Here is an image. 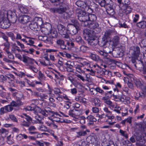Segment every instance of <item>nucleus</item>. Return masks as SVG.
I'll list each match as a JSON object with an SVG mask.
<instances>
[{"label":"nucleus","instance_id":"obj_1","mask_svg":"<svg viewBox=\"0 0 146 146\" xmlns=\"http://www.w3.org/2000/svg\"><path fill=\"white\" fill-rule=\"evenodd\" d=\"M10 25L8 19L6 17L0 16V27L1 28L5 29L8 28Z\"/></svg>","mask_w":146,"mask_h":146},{"label":"nucleus","instance_id":"obj_2","mask_svg":"<svg viewBox=\"0 0 146 146\" xmlns=\"http://www.w3.org/2000/svg\"><path fill=\"white\" fill-rule=\"evenodd\" d=\"M74 26L72 25H68L67 26V30L69 33L72 35L76 34L80 29V25Z\"/></svg>","mask_w":146,"mask_h":146},{"label":"nucleus","instance_id":"obj_3","mask_svg":"<svg viewBox=\"0 0 146 146\" xmlns=\"http://www.w3.org/2000/svg\"><path fill=\"white\" fill-rule=\"evenodd\" d=\"M78 20L80 21H88V13L84 11H79L78 13Z\"/></svg>","mask_w":146,"mask_h":146},{"label":"nucleus","instance_id":"obj_4","mask_svg":"<svg viewBox=\"0 0 146 146\" xmlns=\"http://www.w3.org/2000/svg\"><path fill=\"white\" fill-rule=\"evenodd\" d=\"M132 56V58H137L140 53V48L138 46H134L131 48L129 51Z\"/></svg>","mask_w":146,"mask_h":146},{"label":"nucleus","instance_id":"obj_5","mask_svg":"<svg viewBox=\"0 0 146 146\" xmlns=\"http://www.w3.org/2000/svg\"><path fill=\"white\" fill-rule=\"evenodd\" d=\"M117 33L116 31L112 29H108L105 31L103 37L108 40H111L112 36L115 35Z\"/></svg>","mask_w":146,"mask_h":146},{"label":"nucleus","instance_id":"obj_6","mask_svg":"<svg viewBox=\"0 0 146 146\" xmlns=\"http://www.w3.org/2000/svg\"><path fill=\"white\" fill-rule=\"evenodd\" d=\"M100 5L102 7H105L106 8L113 7V3L111 0H102Z\"/></svg>","mask_w":146,"mask_h":146},{"label":"nucleus","instance_id":"obj_7","mask_svg":"<svg viewBox=\"0 0 146 146\" xmlns=\"http://www.w3.org/2000/svg\"><path fill=\"white\" fill-rule=\"evenodd\" d=\"M69 10L68 6L66 4H63L59 8H57V13L59 14H63L62 17L64 16L65 13Z\"/></svg>","mask_w":146,"mask_h":146},{"label":"nucleus","instance_id":"obj_8","mask_svg":"<svg viewBox=\"0 0 146 146\" xmlns=\"http://www.w3.org/2000/svg\"><path fill=\"white\" fill-rule=\"evenodd\" d=\"M5 14L7 17L8 18L9 21H10L12 23H16L17 20V16L15 13H12L11 14H9L6 12Z\"/></svg>","mask_w":146,"mask_h":146},{"label":"nucleus","instance_id":"obj_9","mask_svg":"<svg viewBox=\"0 0 146 146\" xmlns=\"http://www.w3.org/2000/svg\"><path fill=\"white\" fill-rule=\"evenodd\" d=\"M56 43L57 45L60 46V48L62 50H66L68 49V47L64 44V41L61 39L57 40Z\"/></svg>","mask_w":146,"mask_h":146},{"label":"nucleus","instance_id":"obj_10","mask_svg":"<svg viewBox=\"0 0 146 146\" xmlns=\"http://www.w3.org/2000/svg\"><path fill=\"white\" fill-rule=\"evenodd\" d=\"M31 19L29 16L27 15H23L19 18V21L22 23L25 24L29 22Z\"/></svg>","mask_w":146,"mask_h":146},{"label":"nucleus","instance_id":"obj_11","mask_svg":"<svg viewBox=\"0 0 146 146\" xmlns=\"http://www.w3.org/2000/svg\"><path fill=\"white\" fill-rule=\"evenodd\" d=\"M119 37L117 35L114 36L111 40H110V42L111 43V45L114 46H117L119 43Z\"/></svg>","mask_w":146,"mask_h":146},{"label":"nucleus","instance_id":"obj_12","mask_svg":"<svg viewBox=\"0 0 146 146\" xmlns=\"http://www.w3.org/2000/svg\"><path fill=\"white\" fill-rule=\"evenodd\" d=\"M57 27L59 33L61 35L66 33L68 31L65 27L61 24L58 25Z\"/></svg>","mask_w":146,"mask_h":146},{"label":"nucleus","instance_id":"obj_13","mask_svg":"<svg viewBox=\"0 0 146 146\" xmlns=\"http://www.w3.org/2000/svg\"><path fill=\"white\" fill-rule=\"evenodd\" d=\"M40 113L42 114L45 116H47L48 115H49L52 117H53L54 116V114H55L53 111L50 110H41Z\"/></svg>","mask_w":146,"mask_h":146},{"label":"nucleus","instance_id":"obj_14","mask_svg":"<svg viewBox=\"0 0 146 146\" xmlns=\"http://www.w3.org/2000/svg\"><path fill=\"white\" fill-rule=\"evenodd\" d=\"M90 131L89 130L86 129L85 131L80 130L78 132H76L77 134L76 137L80 138L81 136H85L87 135V133H89Z\"/></svg>","mask_w":146,"mask_h":146},{"label":"nucleus","instance_id":"obj_15","mask_svg":"<svg viewBox=\"0 0 146 146\" xmlns=\"http://www.w3.org/2000/svg\"><path fill=\"white\" fill-rule=\"evenodd\" d=\"M87 0L86 2L80 0L77 1L76 3V5L78 7H80L84 9L86 8V6H87Z\"/></svg>","mask_w":146,"mask_h":146},{"label":"nucleus","instance_id":"obj_16","mask_svg":"<svg viewBox=\"0 0 146 146\" xmlns=\"http://www.w3.org/2000/svg\"><path fill=\"white\" fill-rule=\"evenodd\" d=\"M91 3V2L89 0H87V6L86 7V8L84 9L85 10L88 12V14L89 13H93V9L90 6V4Z\"/></svg>","mask_w":146,"mask_h":146},{"label":"nucleus","instance_id":"obj_17","mask_svg":"<svg viewBox=\"0 0 146 146\" xmlns=\"http://www.w3.org/2000/svg\"><path fill=\"white\" fill-rule=\"evenodd\" d=\"M29 27L32 30L34 31H38V29L39 27L34 20L31 22L29 24Z\"/></svg>","mask_w":146,"mask_h":146},{"label":"nucleus","instance_id":"obj_18","mask_svg":"<svg viewBox=\"0 0 146 146\" xmlns=\"http://www.w3.org/2000/svg\"><path fill=\"white\" fill-rule=\"evenodd\" d=\"M99 45L101 47L105 45L108 42V40L102 36V40L100 41L96 40Z\"/></svg>","mask_w":146,"mask_h":146},{"label":"nucleus","instance_id":"obj_19","mask_svg":"<svg viewBox=\"0 0 146 146\" xmlns=\"http://www.w3.org/2000/svg\"><path fill=\"white\" fill-rule=\"evenodd\" d=\"M34 20L36 23L37 25L38 26V27L41 28V26L43 24V21L42 19L39 17H36L35 18Z\"/></svg>","mask_w":146,"mask_h":146},{"label":"nucleus","instance_id":"obj_20","mask_svg":"<svg viewBox=\"0 0 146 146\" xmlns=\"http://www.w3.org/2000/svg\"><path fill=\"white\" fill-rule=\"evenodd\" d=\"M51 26L50 25L48 28H42L41 29V32L45 35H49L50 34V31Z\"/></svg>","mask_w":146,"mask_h":146},{"label":"nucleus","instance_id":"obj_21","mask_svg":"<svg viewBox=\"0 0 146 146\" xmlns=\"http://www.w3.org/2000/svg\"><path fill=\"white\" fill-rule=\"evenodd\" d=\"M99 26V24L97 22L93 21L89 24V28L90 29H94L97 28Z\"/></svg>","mask_w":146,"mask_h":146},{"label":"nucleus","instance_id":"obj_22","mask_svg":"<svg viewBox=\"0 0 146 146\" xmlns=\"http://www.w3.org/2000/svg\"><path fill=\"white\" fill-rule=\"evenodd\" d=\"M65 13L64 16L63 18L64 19H67L68 18L72 17L73 12L72 11H68Z\"/></svg>","mask_w":146,"mask_h":146},{"label":"nucleus","instance_id":"obj_23","mask_svg":"<svg viewBox=\"0 0 146 146\" xmlns=\"http://www.w3.org/2000/svg\"><path fill=\"white\" fill-rule=\"evenodd\" d=\"M38 39L44 42L47 41L48 42L49 40L52 44L53 43V42L52 41H50V38H48L46 36H38Z\"/></svg>","mask_w":146,"mask_h":146},{"label":"nucleus","instance_id":"obj_24","mask_svg":"<svg viewBox=\"0 0 146 146\" xmlns=\"http://www.w3.org/2000/svg\"><path fill=\"white\" fill-rule=\"evenodd\" d=\"M125 7L126 8V9L121 8L122 10L123 11V12L125 13L126 14H128L131 13L132 10L131 7L128 6V5Z\"/></svg>","mask_w":146,"mask_h":146},{"label":"nucleus","instance_id":"obj_25","mask_svg":"<svg viewBox=\"0 0 146 146\" xmlns=\"http://www.w3.org/2000/svg\"><path fill=\"white\" fill-rule=\"evenodd\" d=\"M69 62H68L65 64V65L66 66L67 70L68 72H73V66L70 64H69Z\"/></svg>","mask_w":146,"mask_h":146},{"label":"nucleus","instance_id":"obj_26","mask_svg":"<svg viewBox=\"0 0 146 146\" xmlns=\"http://www.w3.org/2000/svg\"><path fill=\"white\" fill-rule=\"evenodd\" d=\"M97 17L94 14H88V21H95L97 19Z\"/></svg>","mask_w":146,"mask_h":146},{"label":"nucleus","instance_id":"obj_27","mask_svg":"<svg viewBox=\"0 0 146 146\" xmlns=\"http://www.w3.org/2000/svg\"><path fill=\"white\" fill-rule=\"evenodd\" d=\"M52 38H55L58 36V33L56 30L54 29H50V34Z\"/></svg>","mask_w":146,"mask_h":146},{"label":"nucleus","instance_id":"obj_28","mask_svg":"<svg viewBox=\"0 0 146 146\" xmlns=\"http://www.w3.org/2000/svg\"><path fill=\"white\" fill-rule=\"evenodd\" d=\"M117 1L119 4H122L125 6L128 5L130 3L129 0H117Z\"/></svg>","mask_w":146,"mask_h":146},{"label":"nucleus","instance_id":"obj_29","mask_svg":"<svg viewBox=\"0 0 146 146\" xmlns=\"http://www.w3.org/2000/svg\"><path fill=\"white\" fill-rule=\"evenodd\" d=\"M75 111H78V110L74 109L70 110L69 112V115L72 117H75L76 116L79 115H80V114L75 113Z\"/></svg>","mask_w":146,"mask_h":146},{"label":"nucleus","instance_id":"obj_30","mask_svg":"<svg viewBox=\"0 0 146 146\" xmlns=\"http://www.w3.org/2000/svg\"><path fill=\"white\" fill-rule=\"evenodd\" d=\"M137 26L139 28H146V21H142L137 23Z\"/></svg>","mask_w":146,"mask_h":146},{"label":"nucleus","instance_id":"obj_31","mask_svg":"<svg viewBox=\"0 0 146 146\" xmlns=\"http://www.w3.org/2000/svg\"><path fill=\"white\" fill-rule=\"evenodd\" d=\"M89 57L95 61H98L99 60V57L97 55L91 53L89 55Z\"/></svg>","mask_w":146,"mask_h":146},{"label":"nucleus","instance_id":"obj_32","mask_svg":"<svg viewBox=\"0 0 146 146\" xmlns=\"http://www.w3.org/2000/svg\"><path fill=\"white\" fill-rule=\"evenodd\" d=\"M135 97L137 100H138L139 97L143 98L145 97L143 93L142 92L140 93L138 91L135 92Z\"/></svg>","mask_w":146,"mask_h":146},{"label":"nucleus","instance_id":"obj_33","mask_svg":"<svg viewBox=\"0 0 146 146\" xmlns=\"http://www.w3.org/2000/svg\"><path fill=\"white\" fill-rule=\"evenodd\" d=\"M52 3H54V5L57 6L63 2L64 0H50Z\"/></svg>","mask_w":146,"mask_h":146},{"label":"nucleus","instance_id":"obj_34","mask_svg":"<svg viewBox=\"0 0 146 146\" xmlns=\"http://www.w3.org/2000/svg\"><path fill=\"white\" fill-rule=\"evenodd\" d=\"M107 12L108 14L110 15H113L115 13L113 7L107 8Z\"/></svg>","mask_w":146,"mask_h":146},{"label":"nucleus","instance_id":"obj_35","mask_svg":"<svg viewBox=\"0 0 146 146\" xmlns=\"http://www.w3.org/2000/svg\"><path fill=\"white\" fill-rule=\"evenodd\" d=\"M22 35L29 39L28 40H27L28 41V43L29 44H27L33 46L35 48H36V47L35 45H33V44L34 43V42L33 40H32L29 37L26 36L24 35Z\"/></svg>","mask_w":146,"mask_h":146},{"label":"nucleus","instance_id":"obj_36","mask_svg":"<svg viewBox=\"0 0 146 146\" xmlns=\"http://www.w3.org/2000/svg\"><path fill=\"white\" fill-rule=\"evenodd\" d=\"M89 49V48L88 47L84 45H82L80 47V50L83 53L86 52Z\"/></svg>","mask_w":146,"mask_h":146},{"label":"nucleus","instance_id":"obj_37","mask_svg":"<svg viewBox=\"0 0 146 146\" xmlns=\"http://www.w3.org/2000/svg\"><path fill=\"white\" fill-rule=\"evenodd\" d=\"M75 39L76 41L79 44H82L84 42L82 37L79 35L77 36Z\"/></svg>","mask_w":146,"mask_h":146},{"label":"nucleus","instance_id":"obj_38","mask_svg":"<svg viewBox=\"0 0 146 146\" xmlns=\"http://www.w3.org/2000/svg\"><path fill=\"white\" fill-rule=\"evenodd\" d=\"M35 118L37 120L36 121V123L43 124V122L42 121V120L43 119V117H40L39 115H37L35 116Z\"/></svg>","mask_w":146,"mask_h":146},{"label":"nucleus","instance_id":"obj_39","mask_svg":"<svg viewBox=\"0 0 146 146\" xmlns=\"http://www.w3.org/2000/svg\"><path fill=\"white\" fill-rule=\"evenodd\" d=\"M62 37L64 39V40L68 41H69L71 40V39L67 32L66 33L63 34L62 35Z\"/></svg>","mask_w":146,"mask_h":146},{"label":"nucleus","instance_id":"obj_40","mask_svg":"<svg viewBox=\"0 0 146 146\" xmlns=\"http://www.w3.org/2000/svg\"><path fill=\"white\" fill-rule=\"evenodd\" d=\"M5 110L7 112H10L13 110V108L12 107L10 104L8 105L4 106Z\"/></svg>","mask_w":146,"mask_h":146},{"label":"nucleus","instance_id":"obj_41","mask_svg":"<svg viewBox=\"0 0 146 146\" xmlns=\"http://www.w3.org/2000/svg\"><path fill=\"white\" fill-rule=\"evenodd\" d=\"M97 52L98 53L100 54L101 56H106L108 55V52H105V50L104 51L100 50H98Z\"/></svg>","mask_w":146,"mask_h":146},{"label":"nucleus","instance_id":"obj_42","mask_svg":"<svg viewBox=\"0 0 146 146\" xmlns=\"http://www.w3.org/2000/svg\"><path fill=\"white\" fill-rule=\"evenodd\" d=\"M70 21L73 24H70L69 25H72L74 26H76L77 27H78V25H80L78 22L77 21L74 19H70Z\"/></svg>","mask_w":146,"mask_h":146},{"label":"nucleus","instance_id":"obj_43","mask_svg":"<svg viewBox=\"0 0 146 146\" xmlns=\"http://www.w3.org/2000/svg\"><path fill=\"white\" fill-rule=\"evenodd\" d=\"M84 98L80 96H77L75 98V100L76 101H80V102H82L83 103L86 102V101H84Z\"/></svg>","mask_w":146,"mask_h":146},{"label":"nucleus","instance_id":"obj_44","mask_svg":"<svg viewBox=\"0 0 146 146\" xmlns=\"http://www.w3.org/2000/svg\"><path fill=\"white\" fill-rule=\"evenodd\" d=\"M134 136L137 141H139L141 139V136L139 133H136L134 134Z\"/></svg>","mask_w":146,"mask_h":146},{"label":"nucleus","instance_id":"obj_45","mask_svg":"<svg viewBox=\"0 0 146 146\" xmlns=\"http://www.w3.org/2000/svg\"><path fill=\"white\" fill-rule=\"evenodd\" d=\"M87 118L91 122H95L97 120L96 119L94 118V116L92 115H90L88 116L87 117Z\"/></svg>","mask_w":146,"mask_h":146},{"label":"nucleus","instance_id":"obj_46","mask_svg":"<svg viewBox=\"0 0 146 146\" xmlns=\"http://www.w3.org/2000/svg\"><path fill=\"white\" fill-rule=\"evenodd\" d=\"M17 84H19L21 87H23L25 86V83L23 81H20L17 80L16 81Z\"/></svg>","mask_w":146,"mask_h":146},{"label":"nucleus","instance_id":"obj_47","mask_svg":"<svg viewBox=\"0 0 146 146\" xmlns=\"http://www.w3.org/2000/svg\"><path fill=\"white\" fill-rule=\"evenodd\" d=\"M60 54L63 56H66L68 58H71V56L69 54L67 53L66 52H60Z\"/></svg>","mask_w":146,"mask_h":146},{"label":"nucleus","instance_id":"obj_48","mask_svg":"<svg viewBox=\"0 0 146 146\" xmlns=\"http://www.w3.org/2000/svg\"><path fill=\"white\" fill-rule=\"evenodd\" d=\"M19 10L22 13H26L28 12V9L24 7H20Z\"/></svg>","mask_w":146,"mask_h":146},{"label":"nucleus","instance_id":"obj_49","mask_svg":"<svg viewBox=\"0 0 146 146\" xmlns=\"http://www.w3.org/2000/svg\"><path fill=\"white\" fill-rule=\"evenodd\" d=\"M105 103L108 105L110 106L113 108L115 107L114 105L110 100H106L105 102Z\"/></svg>","mask_w":146,"mask_h":146},{"label":"nucleus","instance_id":"obj_50","mask_svg":"<svg viewBox=\"0 0 146 146\" xmlns=\"http://www.w3.org/2000/svg\"><path fill=\"white\" fill-rule=\"evenodd\" d=\"M38 129L40 131H47V128L43 125H42L39 126Z\"/></svg>","mask_w":146,"mask_h":146},{"label":"nucleus","instance_id":"obj_51","mask_svg":"<svg viewBox=\"0 0 146 146\" xmlns=\"http://www.w3.org/2000/svg\"><path fill=\"white\" fill-rule=\"evenodd\" d=\"M135 85L138 88H140L142 85V84L139 80H137L135 81Z\"/></svg>","mask_w":146,"mask_h":146},{"label":"nucleus","instance_id":"obj_52","mask_svg":"<svg viewBox=\"0 0 146 146\" xmlns=\"http://www.w3.org/2000/svg\"><path fill=\"white\" fill-rule=\"evenodd\" d=\"M10 118L13 121L18 122L17 119L13 115H9Z\"/></svg>","mask_w":146,"mask_h":146},{"label":"nucleus","instance_id":"obj_53","mask_svg":"<svg viewBox=\"0 0 146 146\" xmlns=\"http://www.w3.org/2000/svg\"><path fill=\"white\" fill-rule=\"evenodd\" d=\"M38 75L40 78L42 80H45L46 78L44 75L42 74L40 71L38 72Z\"/></svg>","mask_w":146,"mask_h":146},{"label":"nucleus","instance_id":"obj_54","mask_svg":"<svg viewBox=\"0 0 146 146\" xmlns=\"http://www.w3.org/2000/svg\"><path fill=\"white\" fill-rule=\"evenodd\" d=\"M30 58L28 56H23V59L22 60L23 61L26 63H27L28 62V61H29V60Z\"/></svg>","mask_w":146,"mask_h":146},{"label":"nucleus","instance_id":"obj_55","mask_svg":"<svg viewBox=\"0 0 146 146\" xmlns=\"http://www.w3.org/2000/svg\"><path fill=\"white\" fill-rule=\"evenodd\" d=\"M76 68L77 71L78 72H82V73H84V71L81 70V67L79 65H77L76 67Z\"/></svg>","mask_w":146,"mask_h":146},{"label":"nucleus","instance_id":"obj_56","mask_svg":"<svg viewBox=\"0 0 146 146\" xmlns=\"http://www.w3.org/2000/svg\"><path fill=\"white\" fill-rule=\"evenodd\" d=\"M7 35L9 36L12 39L14 40H15V36L14 35L13 33L11 32L8 33H7Z\"/></svg>","mask_w":146,"mask_h":146},{"label":"nucleus","instance_id":"obj_57","mask_svg":"<svg viewBox=\"0 0 146 146\" xmlns=\"http://www.w3.org/2000/svg\"><path fill=\"white\" fill-rule=\"evenodd\" d=\"M88 21H82V25L83 27H89V24L88 22Z\"/></svg>","mask_w":146,"mask_h":146},{"label":"nucleus","instance_id":"obj_58","mask_svg":"<svg viewBox=\"0 0 146 146\" xmlns=\"http://www.w3.org/2000/svg\"><path fill=\"white\" fill-rule=\"evenodd\" d=\"M22 126H25L26 127H29L30 125V123L28 122H25L20 124Z\"/></svg>","mask_w":146,"mask_h":146},{"label":"nucleus","instance_id":"obj_59","mask_svg":"<svg viewBox=\"0 0 146 146\" xmlns=\"http://www.w3.org/2000/svg\"><path fill=\"white\" fill-rule=\"evenodd\" d=\"M29 68L33 70L34 72L36 73L38 72V70L37 69L34 67L33 66H30Z\"/></svg>","mask_w":146,"mask_h":146},{"label":"nucleus","instance_id":"obj_60","mask_svg":"<svg viewBox=\"0 0 146 146\" xmlns=\"http://www.w3.org/2000/svg\"><path fill=\"white\" fill-rule=\"evenodd\" d=\"M84 33L86 34V35H89L90 36V34L91 33V31L89 30V29H86L84 30Z\"/></svg>","mask_w":146,"mask_h":146},{"label":"nucleus","instance_id":"obj_61","mask_svg":"<svg viewBox=\"0 0 146 146\" xmlns=\"http://www.w3.org/2000/svg\"><path fill=\"white\" fill-rule=\"evenodd\" d=\"M112 53L113 54H116V56L117 57V56H120V52H119V51L118 50L117 51H113Z\"/></svg>","mask_w":146,"mask_h":146},{"label":"nucleus","instance_id":"obj_62","mask_svg":"<svg viewBox=\"0 0 146 146\" xmlns=\"http://www.w3.org/2000/svg\"><path fill=\"white\" fill-rule=\"evenodd\" d=\"M8 132V130L2 128L1 129H0V133L2 134L6 133Z\"/></svg>","mask_w":146,"mask_h":146},{"label":"nucleus","instance_id":"obj_63","mask_svg":"<svg viewBox=\"0 0 146 146\" xmlns=\"http://www.w3.org/2000/svg\"><path fill=\"white\" fill-rule=\"evenodd\" d=\"M24 115L26 116L25 119L28 122L32 121V119L29 116L27 115L26 114H24Z\"/></svg>","mask_w":146,"mask_h":146},{"label":"nucleus","instance_id":"obj_64","mask_svg":"<svg viewBox=\"0 0 146 146\" xmlns=\"http://www.w3.org/2000/svg\"><path fill=\"white\" fill-rule=\"evenodd\" d=\"M135 17L134 18L133 20V22L134 23H136L138 20L139 18V16L138 15L136 14L135 15Z\"/></svg>","mask_w":146,"mask_h":146}]
</instances>
